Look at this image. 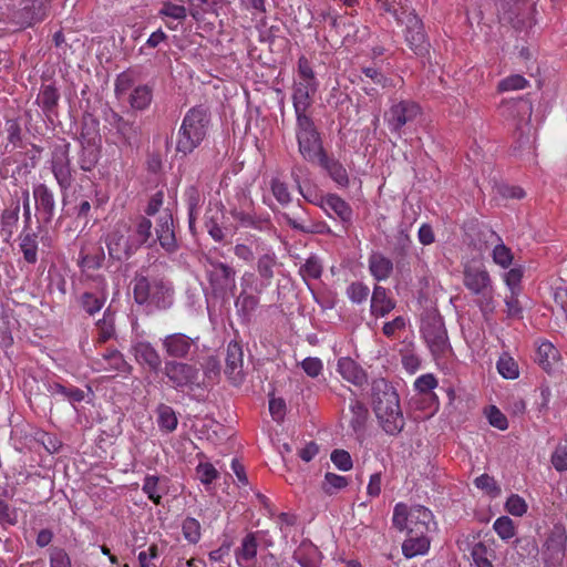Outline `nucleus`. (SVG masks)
<instances>
[{"instance_id":"nucleus-60","label":"nucleus","mask_w":567,"mask_h":567,"mask_svg":"<svg viewBox=\"0 0 567 567\" xmlns=\"http://www.w3.org/2000/svg\"><path fill=\"white\" fill-rule=\"evenodd\" d=\"M551 464L558 472L567 471V447L558 446L551 455Z\"/></svg>"},{"instance_id":"nucleus-38","label":"nucleus","mask_w":567,"mask_h":567,"mask_svg":"<svg viewBox=\"0 0 567 567\" xmlns=\"http://www.w3.org/2000/svg\"><path fill=\"white\" fill-rule=\"evenodd\" d=\"M231 470L237 477V484L240 487L239 493H241V494L254 493L255 496H262V494L259 491H257V492L254 491V488L249 485L246 473H245V468H244L243 464L237 458H233Z\"/></svg>"},{"instance_id":"nucleus-58","label":"nucleus","mask_w":567,"mask_h":567,"mask_svg":"<svg viewBox=\"0 0 567 567\" xmlns=\"http://www.w3.org/2000/svg\"><path fill=\"white\" fill-rule=\"evenodd\" d=\"M487 417H488L489 424L498 430L504 431L508 426L506 416L495 406L489 408Z\"/></svg>"},{"instance_id":"nucleus-46","label":"nucleus","mask_w":567,"mask_h":567,"mask_svg":"<svg viewBox=\"0 0 567 567\" xmlns=\"http://www.w3.org/2000/svg\"><path fill=\"white\" fill-rule=\"evenodd\" d=\"M369 293V287L362 282H352L347 288V296L354 303H362L363 301H365L368 299Z\"/></svg>"},{"instance_id":"nucleus-8","label":"nucleus","mask_w":567,"mask_h":567,"mask_svg":"<svg viewBox=\"0 0 567 567\" xmlns=\"http://www.w3.org/2000/svg\"><path fill=\"white\" fill-rule=\"evenodd\" d=\"M393 524L399 529H406L409 534L419 535L429 533L435 525L431 511L421 505L408 506L396 504L393 513Z\"/></svg>"},{"instance_id":"nucleus-51","label":"nucleus","mask_w":567,"mask_h":567,"mask_svg":"<svg viewBox=\"0 0 567 567\" xmlns=\"http://www.w3.org/2000/svg\"><path fill=\"white\" fill-rule=\"evenodd\" d=\"M99 161V152L94 147H84L79 159L81 169L91 171Z\"/></svg>"},{"instance_id":"nucleus-32","label":"nucleus","mask_w":567,"mask_h":567,"mask_svg":"<svg viewBox=\"0 0 567 567\" xmlns=\"http://www.w3.org/2000/svg\"><path fill=\"white\" fill-rule=\"evenodd\" d=\"M350 411L352 413V417L350 421L351 427L357 433L361 432L364 429L368 419V409L359 400H351Z\"/></svg>"},{"instance_id":"nucleus-54","label":"nucleus","mask_w":567,"mask_h":567,"mask_svg":"<svg viewBox=\"0 0 567 567\" xmlns=\"http://www.w3.org/2000/svg\"><path fill=\"white\" fill-rule=\"evenodd\" d=\"M258 302L259 301H258L257 297H255L252 295H248L245 291H241V293L238 296V298L236 300V307L240 311L248 315L257 308Z\"/></svg>"},{"instance_id":"nucleus-6","label":"nucleus","mask_w":567,"mask_h":567,"mask_svg":"<svg viewBox=\"0 0 567 567\" xmlns=\"http://www.w3.org/2000/svg\"><path fill=\"white\" fill-rule=\"evenodd\" d=\"M319 82L315 71L306 56L298 60L297 72L292 84V104L296 114H307L313 103Z\"/></svg>"},{"instance_id":"nucleus-40","label":"nucleus","mask_w":567,"mask_h":567,"mask_svg":"<svg viewBox=\"0 0 567 567\" xmlns=\"http://www.w3.org/2000/svg\"><path fill=\"white\" fill-rule=\"evenodd\" d=\"M497 370L505 379H516L519 375L518 365L508 354H503L497 361Z\"/></svg>"},{"instance_id":"nucleus-45","label":"nucleus","mask_w":567,"mask_h":567,"mask_svg":"<svg viewBox=\"0 0 567 567\" xmlns=\"http://www.w3.org/2000/svg\"><path fill=\"white\" fill-rule=\"evenodd\" d=\"M528 86V81L519 74H513L498 83V90L502 92L523 90Z\"/></svg>"},{"instance_id":"nucleus-37","label":"nucleus","mask_w":567,"mask_h":567,"mask_svg":"<svg viewBox=\"0 0 567 567\" xmlns=\"http://www.w3.org/2000/svg\"><path fill=\"white\" fill-rule=\"evenodd\" d=\"M20 248L23 254L24 259L29 264H35L38 260V244L37 236L32 233H27L21 235Z\"/></svg>"},{"instance_id":"nucleus-3","label":"nucleus","mask_w":567,"mask_h":567,"mask_svg":"<svg viewBox=\"0 0 567 567\" xmlns=\"http://www.w3.org/2000/svg\"><path fill=\"white\" fill-rule=\"evenodd\" d=\"M463 285L474 296L476 306L487 318L496 309L495 289L485 264L480 259H472L463 266Z\"/></svg>"},{"instance_id":"nucleus-47","label":"nucleus","mask_w":567,"mask_h":567,"mask_svg":"<svg viewBox=\"0 0 567 567\" xmlns=\"http://www.w3.org/2000/svg\"><path fill=\"white\" fill-rule=\"evenodd\" d=\"M182 529L187 542L196 544L200 539V525L195 518H186L183 522Z\"/></svg>"},{"instance_id":"nucleus-64","label":"nucleus","mask_w":567,"mask_h":567,"mask_svg":"<svg viewBox=\"0 0 567 567\" xmlns=\"http://www.w3.org/2000/svg\"><path fill=\"white\" fill-rule=\"evenodd\" d=\"M286 404L282 399H271L269 401V412L272 419L277 422H280L285 416Z\"/></svg>"},{"instance_id":"nucleus-42","label":"nucleus","mask_w":567,"mask_h":567,"mask_svg":"<svg viewBox=\"0 0 567 567\" xmlns=\"http://www.w3.org/2000/svg\"><path fill=\"white\" fill-rule=\"evenodd\" d=\"M493 261L499 267L508 268L514 259L512 250L503 243L497 244L492 251Z\"/></svg>"},{"instance_id":"nucleus-18","label":"nucleus","mask_w":567,"mask_h":567,"mask_svg":"<svg viewBox=\"0 0 567 567\" xmlns=\"http://www.w3.org/2000/svg\"><path fill=\"white\" fill-rule=\"evenodd\" d=\"M33 198L37 209L42 215L45 223H50L54 216L55 202L53 193L44 184H39L33 188Z\"/></svg>"},{"instance_id":"nucleus-9","label":"nucleus","mask_w":567,"mask_h":567,"mask_svg":"<svg viewBox=\"0 0 567 567\" xmlns=\"http://www.w3.org/2000/svg\"><path fill=\"white\" fill-rule=\"evenodd\" d=\"M296 137L300 154L309 162H318L326 154L312 118L307 113L296 114Z\"/></svg>"},{"instance_id":"nucleus-50","label":"nucleus","mask_w":567,"mask_h":567,"mask_svg":"<svg viewBox=\"0 0 567 567\" xmlns=\"http://www.w3.org/2000/svg\"><path fill=\"white\" fill-rule=\"evenodd\" d=\"M331 462L338 467L340 471H349L352 468L353 463L351 455L346 450H334L330 455Z\"/></svg>"},{"instance_id":"nucleus-7","label":"nucleus","mask_w":567,"mask_h":567,"mask_svg":"<svg viewBox=\"0 0 567 567\" xmlns=\"http://www.w3.org/2000/svg\"><path fill=\"white\" fill-rule=\"evenodd\" d=\"M133 292L138 305L151 309H167L173 305L172 287L157 277H135Z\"/></svg>"},{"instance_id":"nucleus-62","label":"nucleus","mask_w":567,"mask_h":567,"mask_svg":"<svg viewBox=\"0 0 567 567\" xmlns=\"http://www.w3.org/2000/svg\"><path fill=\"white\" fill-rule=\"evenodd\" d=\"M505 508L514 516H522L527 511V504L524 498H507Z\"/></svg>"},{"instance_id":"nucleus-43","label":"nucleus","mask_w":567,"mask_h":567,"mask_svg":"<svg viewBox=\"0 0 567 567\" xmlns=\"http://www.w3.org/2000/svg\"><path fill=\"white\" fill-rule=\"evenodd\" d=\"M300 274L305 280L319 279L322 274V265L317 257H309L300 267Z\"/></svg>"},{"instance_id":"nucleus-35","label":"nucleus","mask_w":567,"mask_h":567,"mask_svg":"<svg viewBox=\"0 0 567 567\" xmlns=\"http://www.w3.org/2000/svg\"><path fill=\"white\" fill-rule=\"evenodd\" d=\"M567 542V532L563 525H555L548 539L546 540V546L548 549H551L560 555H564L565 546Z\"/></svg>"},{"instance_id":"nucleus-26","label":"nucleus","mask_w":567,"mask_h":567,"mask_svg":"<svg viewBox=\"0 0 567 567\" xmlns=\"http://www.w3.org/2000/svg\"><path fill=\"white\" fill-rule=\"evenodd\" d=\"M393 308L394 302L388 297L385 288L375 286L371 297V313L377 317H384Z\"/></svg>"},{"instance_id":"nucleus-12","label":"nucleus","mask_w":567,"mask_h":567,"mask_svg":"<svg viewBox=\"0 0 567 567\" xmlns=\"http://www.w3.org/2000/svg\"><path fill=\"white\" fill-rule=\"evenodd\" d=\"M164 374L168 378L173 388L193 389L198 385V369L192 364L179 361H167L164 367Z\"/></svg>"},{"instance_id":"nucleus-27","label":"nucleus","mask_w":567,"mask_h":567,"mask_svg":"<svg viewBox=\"0 0 567 567\" xmlns=\"http://www.w3.org/2000/svg\"><path fill=\"white\" fill-rule=\"evenodd\" d=\"M559 360V351L553 346V343L545 341L538 346L537 349V361L542 368L548 372L553 371Z\"/></svg>"},{"instance_id":"nucleus-11","label":"nucleus","mask_w":567,"mask_h":567,"mask_svg":"<svg viewBox=\"0 0 567 567\" xmlns=\"http://www.w3.org/2000/svg\"><path fill=\"white\" fill-rule=\"evenodd\" d=\"M206 275L216 292L225 293L230 291L234 293L236 289V270L233 267L217 260L207 259Z\"/></svg>"},{"instance_id":"nucleus-5","label":"nucleus","mask_w":567,"mask_h":567,"mask_svg":"<svg viewBox=\"0 0 567 567\" xmlns=\"http://www.w3.org/2000/svg\"><path fill=\"white\" fill-rule=\"evenodd\" d=\"M381 7L392 13L398 22L405 24V41L416 55H424L427 52L429 43L423 31L422 21L413 11H408L396 0H378Z\"/></svg>"},{"instance_id":"nucleus-44","label":"nucleus","mask_w":567,"mask_h":567,"mask_svg":"<svg viewBox=\"0 0 567 567\" xmlns=\"http://www.w3.org/2000/svg\"><path fill=\"white\" fill-rule=\"evenodd\" d=\"M105 298L99 297L92 292H84L81 296V306L89 315L99 312L104 306Z\"/></svg>"},{"instance_id":"nucleus-16","label":"nucleus","mask_w":567,"mask_h":567,"mask_svg":"<svg viewBox=\"0 0 567 567\" xmlns=\"http://www.w3.org/2000/svg\"><path fill=\"white\" fill-rule=\"evenodd\" d=\"M225 373L235 384L243 381V350L237 342H230L227 347Z\"/></svg>"},{"instance_id":"nucleus-34","label":"nucleus","mask_w":567,"mask_h":567,"mask_svg":"<svg viewBox=\"0 0 567 567\" xmlns=\"http://www.w3.org/2000/svg\"><path fill=\"white\" fill-rule=\"evenodd\" d=\"M97 338L96 342L102 344L112 339L115 334L114 318L107 311L103 318L96 322Z\"/></svg>"},{"instance_id":"nucleus-53","label":"nucleus","mask_w":567,"mask_h":567,"mask_svg":"<svg viewBox=\"0 0 567 567\" xmlns=\"http://www.w3.org/2000/svg\"><path fill=\"white\" fill-rule=\"evenodd\" d=\"M437 386V380L432 373L420 375L415 382L414 388L420 393L427 394Z\"/></svg>"},{"instance_id":"nucleus-20","label":"nucleus","mask_w":567,"mask_h":567,"mask_svg":"<svg viewBox=\"0 0 567 567\" xmlns=\"http://www.w3.org/2000/svg\"><path fill=\"white\" fill-rule=\"evenodd\" d=\"M277 266V256L274 251H266L257 260V272L260 277V288H255V292H261L269 287L275 277V267Z\"/></svg>"},{"instance_id":"nucleus-57","label":"nucleus","mask_w":567,"mask_h":567,"mask_svg":"<svg viewBox=\"0 0 567 567\" xmlns=\"http://www.w3.org/2000/svg\"><path fill=\"white\" fill-rule=\"evenodd\" d=\"M301 367L306 374L310 378H317L322 372L323 369L322 361L319 358L312 357L306 358L301 362Z\"/></svg>"},{"instance_id":"nucleus-61","label":"nucleus","mask_w":567,"mask_h":567,"mask_svg":"<svg viewBox=\"0 0 567 567\" xmlns=\"http://www.w3.org/2000/svg\"><path fill=\"white\" fill-rule=\"evenodd\" d=\"M218 212L215 213V215L207 217L206 219V228L208 234L213 237L216 241H221L225 237L224 231L221 227H219L217 220H218Z\"/></svg>"},{"instance_id":"nucleus-25","label":"nucleus","mask_w":567,"mask_h":567,"mask_svg":"<svg viewBox=\"0 0 567 567\" xmlns=\"http://www.w3.org/2000/svg\"><path fill=\"white\" fill-rule=\"evenodd\" d=\"M96 363L100 365L101 370L110 372H128L131 370V365L116 349L107 350Z\"/></svg>"},{"instance_id":"nucleus-39","label":"nucleus","mask_w":567,"mask_h":567,"mask_svg":"<svg viewBox=\"0 0 567 567\" xmlns=\"http://www.w3.org/2000/svg\"><path fill=\"white\" fill-rule=\"evenodd\" d=\"M159 17H166L178 21H184L187 17V9L183 4H177L172 1H165L158 11Z\"/></svg>"},{"instance_id":"nucleus-49","label":"nucleus","mask_w":567,"mask_h":567,"mask_svg":"<svg viewBox=\"0 0 567 567\" xmlns=\"http://www.w3.org/2000/svg\"><path fill=\"white\" fill-rule=\"evenodd\" d=\"M474 567H494L488 555L486 546L476 544L472 549Z\"/></svg>"},{"instance_id":"nucleus-4","label":"nucleus","mask_w":567,"mask_h":567,"mask_svg":"<svg viewBox=\"0 0 567 567\" xmlns=\"http://www.w3.org/2000/svg\"><path fill=\"white\" fill-rule=\"evenodd\" d=\"M210 114L202 105L189 109L183 117L176 136V152L186 156L193 153L207 137Z\"/></svg>"},{"instance_id":"nucleus-33","label":"nucleus","mask_w":567,"mask_h":567,"mask_svg":"<svg viewBox=\"0 0 567 567\" xmlns=\"http://www.w3.org/2000/svg\"><path fill=\"white\" fill-rule=\"evenodd\" d=\"M257 554V542L252 535H247L241 547L237 551V563L241 566L252 561Z\"/></svg>"},{"instance_id":"nucleus-55","label":"nucleus","mask_w":567,"mask_h":567,"mask_svg":"<svg viewBox=\"0 0 567 567\" xmlns=\"http://www.w3.org/2000/svg\"><path fill=\"white\" fill-rule=\"evenodd\" d=\"M348 485V481L344 476L327 473L324 476V488L328 493L341 491Z\"/></svg>"},{"instance_id":"nucleus-29","label":"nucleus","mask_w":567,"mask_h":567,"mask_svg":"<svg viewBox=\"0 0 567 567\" xmlns=\"http://www.w3.org/2000/svg\"><path fill=\"white\" fill-rule=\"evenodd\" d=\"M318 162L328 171L331 178L338 185L346 187L349 184L348 173L339 162L328 158L327 155L322 156Z\"/></svg>"},{"instance_id":"nucleus-48","label":"nucleus","mask_w":567,"mask_h":567,"mask_svg":"<svg viewBox=\"0 0 567 567\" xmlns=\"http://www.w3.org/2000/svg\"><path fill=\"white\" fill-rule=\"evenodd\" d=\"M494 530L502 539H509L515 535L513 520L507 516L498 517L495 520Z\"/></svg>"},{"instance_id":"nucleus-17","label":"nucleus","mask_w":567,"mask_h":567,"mask_svg":"<svg viewBox=\"0 0 567 567\" xmlns=\"http://www.w3.org/2000/svg\"><path fill=\"white\" fill-rule=\"evenodd\" d=\"M52 173L62 189H68L71 186L72 174L66 151L60 150L53 153Z\"/></svg>"},{"instance_id":"nucleus-1","label":"nucleus","mask_w":567,"mask_h":567,"mask_svg":"<svg viewBox=\"0 0 567 567\" xmlns=\"http://www.w3.org/2000/svg\"><path fill=\"white\" fill-rule=\"evenodd\" d=\"M152 223L140 218L134 226L117 223L106 235L105 244L111 258L123 260L130 258L151 237Z\"/></svg>"},{"instance_id":"nucleus-15","label":"nucleus","mask_w":567,"mask_h":567,"mask_svg":"<svg viewBox=\"0 0 567 567\" xmlns=\"http://www.w3.org/2000/svg\"><path fill=\"white\" fill-rule=\"evenodd\" d=\"M155 230L159 245L168 252L174 251L177 247L174 224L173 217L167 210L159 215Z\"/></svg>"},{"instance_id":"nucleus-13","label":"nucleus","mask_w":567,"mask_h":567,"mask_svg":"<svg viewBox=\"0 0 567 567\" xmlns=\"http://www.w3.org/2000/svg\"><path fill=\"white\" fill-rule=\"evenodd\" d=\"M422 333L434 357L443 355L449 350L447 334L440 318H430L422 323Z\"/></svg>"},{"instance_id":"nucleus-22","label":"nucleus","mask_w":567,"mask_h":567,"mask_svg":"<svg viewBox=\"0 0 567 567\" xmlns=\"http://www.w3.org/2000/svg\"><path fill=\"white\" fill-rule=\"evenodd\" d=\"M322 208L329 216H336L343 223H349L352 218L350 205L337 195H328L321 202Z\"/></svg>"},{"instance_id":"nucleus-21","label":"nucleus","mask_w":567,"mask_h":567,"mask_svg":"<svg viewBox=\"0 0 567 567\" xmlns=\"http://www.w3.org/2000/svg\"><path fill=\"white\" fill-rule=\"evenodd\" d=\"M338 372L348 382L362 385L367 382L365 371L351 358L343 357L338 360Z\"/></svg>"},{"instance_id":"nucleus-41","label":"nucleus","mask_w":567,"mask_h":567,"mask_svg":"<svg viewBox=\"0 0 567 567\" xmlns=\"http://www.w3.org/2000/svg\"><path fill=\"white\" fill-rule=\"evenodd\" d=\"M58 100L59 93L51 85L44 86L38 95V103L45 112H51L55 107Z\"/></svg>"},{"instance_id":"nucleus-10","label":"nucleus","mask_w":567,"mask_h":567,"mask_svg":"<svg viewBox=\"0 0 567 567\" xmlns=\"http://www.w3.org/2000/svg\"><path fill=\"white\" fill-rule=\"evenodd\" d=\"M421 114V107L413 101L393 103L384 114V121L392 133L401 136L402 128Z\"/></svg>"},{"instance_id":"nucleus-31","label":"nucleus","mask_w":567,"mask_h":567,"mask_svg":"<svg viewBox=\"0 0 567 567\" xmlns=\"http://www.w3.org/2000/svg\"><path fill=\"white\" fill-rule=\"evenodd\" d=\"M157 424L159 429L164 432H173L178 424L177 416L174 410L166 405L159 404L157 406Z\"/></svg>"},{"instance_id":"nucleus-14","label":"nucleus","mask_w":567,"mask_h":567,"mask_svg":"<svg viewBox=\"0 0 567 567\" xmlns=\"http://www.w3.org/2000/svg\"><path fill=\"white\" fill-rule=\"evenodd\" d=\"M198 339L184 333H172L162 340V347L168 357L184 359L197 348Z\"/></svg>"},{"instance_id":"nucleus-63","label":"nucleus","mask_w":567,"mask_h":567,"mask_svg":"<svg viewBox=\"0 0 567 567\" xmlns=\"http://www.w3.org/2000/svg\"><path fill=\"white\" fill-rule=\"evenodd\" d=\"M51 567H71L68 554L60 548H54L50 556Z\"/></svg>"},{"instance_id":"nucleus-28","label":"nucleus","mask_w":567,"mask_h":567,"mask_svg":"<svg viewBox=\"0 0 567 567\" xmlns=\"http://www.w3.org/2000/svg\"><path fill=\"white\" fill-rule=\"evenodd\" d=\"M19 204L3 210L0 221V236L3 241H9L12 237L19 220Z\"/></svg>"},{"instance_id":"nucleus-59","label":"nucleus","mask_w":567,"mask_h":567,"mask_svg":"<svg viewBox=\"0 0 567 567\" xmlns=\"http://www.w3.org/2000/svg\"><path fill=\"white\" fill-rule=\"evenodd\" d=\"M271 190L276 199L281 204H288L290 202L291 198L288 187L285 183L280 182L279 179L272 181Z\"/></svg>"},{"instance_id":"nucleus-2","label":"nucleus","mask_w":567,"mask_h":567,"mask_svg":"<svg viewBox=\"0 0 567 567\" xmlns=\"http://www.w3.org/2000/svg\"><path fill=\"white\" fill-rule=\"evenodd\" d=\"M372 406L382 430L396 435L404 427V417L400 406L399 394L384 379L372 383Z\"/></svg>"},{"instance_id":"nucleus-36","label":"nucleus","mask_w":567,"mask_h":567,"mask_svg":"<svg viewBox=\"0 0 567 567\" xmlns=\"http://www.w3.org/2000/svg\"><path fill=\"white\" fill-rule=\"evenodd\" d=\"M152 91L147 85H140L130 95V103L135 110H145L152 102Z\"/></svg>"},{"instance_id":"nucleus-23","label":"nucleus","mask_w":567,"mask_h":567,"mask_svg":"<svg viewBox=\"0 0 567 567\" xmlns=\"http://www.w3.org/2000/svg\"><path fill=\"white\" fill-rule=\"evenodd\" d=\"M369 270L378 281H382L391 276L393 271V262L384 255L373 252L369 257Z\"/></svg>"},{"instance_id":"nucleus-56","label":"nucleus","mask_w":567,"mask_h":567,"mask_svg":"<svg viewBox=\"0 0 567 567\" xmlns=\"http://www.w3.org/2000/svg\"><path fill=\"white\" fill-rule=\"evenodd\" d=\"M187 205H188V223L189 227L193 228L196 217L198 215L199 208V195L196 189L190 188L187 195Z\"/></svg>"},{"instance_id":"nucleus-19","label":"nucleus","mask_w":567,"mask_h":567,"mask_svg":"<svg viewBox=\"0 0 567 567\" xmlns=\"http://www.w3.org/2000/svg\"><path fill=\"white\" fill-rule=\"evenodd\" d=\"M132 352L140 364L147 365L152 371H157L162 364L157 350L147 341H136L132 346Z\"/></svg>"},{"instance_id":"nucleus-52","label":"nucleus","mask_w":567,"mask_h":567,"mask_svg":"<svg viewBox=\"0 0 567 567\" xmlns=\"http://www.w3.org/2000/svg\"><path fill=\"white\" fill-rule=\"evenodd\" d=\"M523 278V270L520 268H512L504 275V281L511 293L518 295L520 290V281Z\"/></svg>"},{"instance_id":"nucleus-24","label":"nucleus","mask_w":567,"mask_h":567,"mask_svg":"<svg viewBox=\"0 0 567 567\" xmlns=\"http://www.w3.org/2000/svg\"><path fill=\"white\" fill-rule=\"evenodd\" d=\"M427 533H420L419 535L409 534V537L402 545V551L405 557L412 558L417 555H424L430 548V539Z\"/></svg>"},{"instance_id":"nucleus-30","label":"nucleus","mask_w":567,"mask_h":567,"mask_svg":"<svg viewBox=\"0 0 567 567\" xmlns=\"http://www.w3.org/2000/svg\"><path fill=\"white\" fill-rule=\"evenodd\" d=\"M48 391L52 395H61L70 403H78L84 400V391L76 386H66L60 382H52L48 385Z\"/></svg>"}]
</instances>
